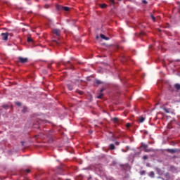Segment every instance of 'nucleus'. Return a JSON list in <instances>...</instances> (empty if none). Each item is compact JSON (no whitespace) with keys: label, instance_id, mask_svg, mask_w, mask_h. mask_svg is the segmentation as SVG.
Listing matches in <instances>:
<instances>
[{"label":"nucleus","instance_id":"nucleus-1","mask_svg":"<svg viewBox=\"0 0 180 180\" xmlns=\"http://www.w3.org/2000/svg\"><path fill=\"white\" fill-rule=\"evenodd\" d=\"M141 148H144L145 153H151V151H154V150L153 148L148 149V145H146L144 143H141Z\"/></svg>","mask_w":180,"mask_h":180},{"label":"nucleus","instance_id":"nucleus-2","mask_svg":"<svg viewBox=\"0 0 180 180\" xmlns=\"http://www.w3.org/2000/svg\"><path fill=\"white\" fill-rule=\"evenodd\" d=\"M63 65H65V67H67V68H68L69 70H74V65H72V64L70 62H63Z\"/></svg>","mask_w":180,"mask_h":180},{"label":"nucleus","instance_id":"nucleus-3","mask_svg":"<svg viewBox=\"0 0 180 180\" xmlns=\"http://www.w3.org/2000/svg\"><path fill=\"white\" fill-rule=\"evenodd\" d=\"M18 61L19 63H21V64H26L27 61H29V59L27 58H22V56L18 57Z\"/></svg>","mask_w":180,"mask_h":180},{"label":"nucleus","instance_id":"nucleus-4","mask_svg":"<svg viewBox=\"0 0 180 180\" xmlns=\"http://www.w3.org/2000/svg\"><path fill=\"white\" fill-rule=\"evenodd\" d=\"M1 37L4 41H8V32H3L1 34Z\"/></svg>","mask_w":180,"mask_h":180},{"label":"nucleus","instance_id":"nucleus-5","mask_svg":"<svg viewBox=\"0 0 180 180\" xmlns=\"http://www.w3.org/2000/svg\"><path fill=\"white\" fill-rule=\"evenodd\" d=\"M56 8L58 11H60V9H64L65 12H68V11H70V8L65 6H57Z\"/></svg>","mask_w":180,"mask_h":180},{"label":"nucleus","instance_id":"nucleus-6","mask_svg":"<svg viewBox=\"0 0 180 180\" xmlns=\"http://www.w3.org/2000/svg\"><path fill=\"white\" fill-rule=\"evenodd\" d=\"M53 32L56 35V36H60L61 34V31L58 29H55L53 30Z\"/></svg>","mask_w":180,"mask_h":180},{"label":"nucleus","instance_id":"nucleus-7","mask_svg":"<svg viewBox=\"0 0 180 180\" xmlns=\"http://www.w3.org/2000/svg\"><path fill=\"white\" fill-rule=\"evenodd\" d=\"M109 149L111 151H113V150H116V146H115V144L111 143V144L109 145Z\"/></svg>","mask_w":180,"mask_h":180},{"label":"nucleus","instance_id":"nucleus-8","mask_svg":"<svg viewBox=\"0 0 180 180\" xmlns=\"http://www.w3.org/2000/svg\"><path fill=\"white\" fill-rule=\"evenodd\" d=\"M167 153H170L171 154H174L176 153V149H167Z\"/></svg>","mask_w":180,"mask_h":180},{"label":"nucleus","instance_id":"nucleus-9","mask_svg":"<svg viewBox=\"0 0 180 180\" xmlns=\"http://www.w3.org/2000/svg\"><path fill=\"white\" fill-rule=\"evenodd\" d=\"M174 88L175 89H176V92H179V89H180V84L176 83L174 84Z\"/></svg>","mask_w":180,"mask_h":180},{"label":"nucleus","instance_id":"nucleus-10","mask_svg":"<svg viewBox=\"0 0 180 180\" xmlns=\"http://www.w3.org/2000/svg\"><path fill=\"white\" fill-rule=\"evenodd\" d=\"M100 37L101 39H103V40H109V37H106V36H105L103 34H101Z\"/></svg>","mask_w":180,"mask_h":180},{"label":"nucleus","instance_id":"nucleus-11","mask_svg":"<svg viewBox=\"0 0 180 180\" xmlns=\"http://www.w3.org/2000/svg\"><path fill=\"white\" fill-rule=\"evenodd\" d=\"M67 86H68V89H69V91H72L74 89V86H72V84H68L67 85Z\"/></svg>","mask_w":180,"mask_h":180},{"label":"nucleus","instance_id":"nucleus-12","mask_svg":"<svg viewBox=\"0 0 180 180\" xmlns=\"http://www.w3.org/2000/svg\"><path fill=\"white\" fill-rule=\"evenodd\" d=\"M100 8L105 9V8H108V5H106L105 4H100Z\"/></svg>","mask_w":180,"mask_h":180},{"label":"nucleus","instance_id":"nucleus-13","mask_svg":"<svg viewBox=\"0 0 180 180\" xmlns=\"http://www.w3.org/2000/svg\"><path fill=\"white\" fill-rule=\"evenodd\" d=\"M112 122H114V123H119L120 120H119V118L117 117H114L112 119Z\"/></svg>","mask_w":180,"mask_h":180},{"label":"nucleus","instance_id":"nucleus-14","mask_svg":"<svg viewBox=\"0 0 180 180\" xmlns=\"http://www.w3.org/2000/svg\"><path fill=\"white\" fill-rule=\"evenodd\" d=\"M139 120V123H143V122H144V120H146V119L143 117H140Z\"/></svg>","mask_w":180,"mask_h":180},{"label":"nucleus","instance_id":"nucleus-15","mask_svg":"<svg viewBox=\"0 0 180 180\" xmlns=\"http://www.w3.org/2000/svg\"><path fill=\"white\" fill-rule=\"evenodd\" d=\"M96 84H97V85H101V84H103V82H102V81H101V80H96Z\"/></svg>","mask_w":180,"mask_h":180},{"label":"nucleus","instance_id":"nucleus-16","mask_svg":"<svg viewBox=\"0 0 180 180\" xmlns=\"http://www.w3.org/2000/svg\"><path fill=\"white\" fill-rule=\"evenodd\" d=\"M27 110V107H23V109H22V112H23V113H26V111Z\"/></svg>","mask_w":180,"mask_h":180},{"label":"nucleus","instance_id":"nucleus-17","mask_svg":"<svg viewBox=\"0 0 180 180\" xmlns=\"http://www.w3.org/2000/svg\"><path fill=\"white\" fill-rule=\"evenodd\" d=\"M27 41H28V43H32V41H33V39H32L31 37H28Z\"/></svg>","mask_w":180,"mask_h":180},{"label":"nucleus","instance_id":"nucleus-18","mask_svg":"<svg viewBox=\"0 0 180 180\" xmlns=\"http://www.w3.org/2000/svg\"><path fill=\"white\" fill-rule=\"evenodd\" d=\"M2 108H3L4 109H9V105H4L2 106Z\"/></svg>","mask_w":180,"mask_h":180},{"label":"nucleus","instance_id":"nucleus-19","mask_svg":"<svg viewBox=\"0 0 180 180\" xmlns=\"http://www.w3.org/2000/svg\"><path fill=\"white\" fill-rule=\"evenodd\" d=\"M102 96H103V94H100L99 96H97L98 99H102Z\"/></svg>","mask_w":180,"mask_h":180},{"label":"nucleus","instance_id":"nucleus-20","mask_svg":"<svg viewBox=\"0 0 180 180\" xmlns=\"http://www.w3.org/2000/svg\"><path fill=\"white\" fill-rule=\"evenodd\" d=\"M163 110L165 112V113H169V109L164 108Z\"/></svg>","mask_w":180,"mask_h":180},{"label":"nucleus","instance_id":"nucleus-21","mask_svg":"<svg viewBox=\"0 0 180 180\" xmlns=\"http://www.w3.org/2000/svg\"><path fill=\"white\" fill-rule=\"evenodd\" d=\"M130 126H131V124L130 123H127V124H126V128H127V129H129Z\"/></svg>","mask_w":180,"mask_h":180},{"label":"nucleus","instance_id":"nucleus-22","mask_svg":"<svg viewBox=\"0 0 180 180\" xmlns=\"http://www.w3.org/2000/svg\"><path fill=\"white\" fill-rule=\"evenodd\" d=\"M15 105H17V106H22V103L20 102H16Z\"/></svg>","mask_w":180,"mask_h":180},{"label":"nucleus","instance_id":"nucleus-23","mask_svg":"<svg viewBox=\"0 0 180 180\" xmlns=\"http://www.w3.org/2000/svg\"><path fill=\"white\" fill-rule=\"evenodd\" d=\"M150 18L153 20V22H155V17H154V15H152Z\"/></svg>","mask_w":180,"mask_h":180},{"label":"nucleus","instance_id":"nucleus-24","mask_svg":"<svg viewBox=\"0 0 180 180\" xmlns=\"http://www.w3.org/2000/svg\"><path fill=\"white\" fill-rule=\"evenodd\" d=\"M141 175H145L146 174V171L143 170L140 172Z\"/></svg>","mask_w":180,"mask_h":180},{"label":"nucleus","instance_id":"nucleus-25","mask_svg":"<svg viewBox=\"0 0 180 180\" xmlns=\"http://www.w3.org/2000/svg\"><path fill=\"white\" fill-rule=\"evenodd\" d=\"M154 175H155L154 172H150V176L152 178H154Z\"/></svg>","mask_w":180,"mask_h":180},{"label":"nucleus","instance_id":"nucleus-26","mask_svg":"<svg viewBox=\"0 0 180 180\" xmlns=\"http://www.w3.org/2000/svg\"><path fill=\"white\" fill-rule=\"evenodd\" d=\"M12 37L13 36V34L8 32V37Z\"/></svg>","mask_w":180,"mask_h":180},{"label":"nucleus","instance_id":"nucleus-27","mask_svg":"<svg viewBox=\"0 0 180 180\" xmlns=\"http://www.w3.org/2000/svg\"><path fill=\"white\" fill-rule=\"evenodd\" d=\"M120 142H119V141H115V146H120Z\"/></svg>","mask_w":180,"mask_h":180},{"label":"nucleus","instance_id":"nucleus-28","mask_svg":"<svg viewBox=\"0 0 180 180\" xmlns=\"http://www.w3.org/2000/svg\"><path fill=\"white\" fill-rule=\"evenodd\" d=\"M148 156H147V155H144L143 157V160H148Z\"/></svg>","mask_w":180,"mask_h":180},{"label":"nucleus","instance_id":"nucleus-29","mask_svg":"<svg viewBox=\"0 0 180 180\" xmlns=\"http://www.w3.org/2000/svg\"><path fill=\"white\" fill-rule=\"evenodd\" d=\"M142 3L145 4H148V2L146 1V0H142Z\"/></svg>","mask_w":180,"mask_h":180},{"label":"nucleus","instance_id":"nucleus-30","mask_svg":"<svg viewBox=\"0 0 180 180\" xmlns=\"http://www.w3.org/2000/svg\"><path fill=\"white\" fill-rule=\"evenodd\" d=\"M25 172H27V174H30V169H25Z\"/></svg>","mask_w":180,"mask_h":180},{"label":"nucleus","instance_id":"nucleus-31","mask_svg":"<svg viewBox=\"0 0 180 180\" xmlns=\"http://www.w3.org/2000/svg\"><path fill=\"white\" fill-rule=\"evenodd\" d=\"M55 41L56 44L58 46H60V41Z\"/></svg>","mask_w":180,"mask_h":180},{"label":"nucleus","instance_id":"nucleus-32","mask_svg":"<svg viewBox=\"0 0 180 180\" xmlns=\"http://www.w3.org/2000/svg\"><path fill=\"white\" fill-rule=\"evenodd\" d=\"M44 8L45 9H49V5H45Z\"/></svg>","mask_w":180,"mask_h":180},{"label":"nucleus","instance_id":"nucleus-33","mask_svg":"<svg viewBox=\"0 0 180 180\" xmlns=\"http://www.w3.org/2000/svg\"><path fill=\"white\" fill-rule=\"evenodd\" d=\"M111 4H115V0H110Z\"/></svg>","mask_w":180,"mask_h":180},{"label":"nucleus","instance_id":"nucleus-34","mask_svg":"<svg viewBox=\"0 0 180 180\" xmlns=\"http://www.w3.org/2000/svg\"><path fill=\"white\" fill-rule=\"evenodd\" d=\"M79 95H83L84 92L83 91H79Z\"/></svg>","mask_w":180,"mask_h":180},{"label":"nucleus","instance_id":"nucleus-35","mask_svg":"<svg viewBox=\"0 0 180 180\" xmlns=\"http://www.w3.org/2000/svg\"><path fill=\"white\" fill-rule=\"evenodd\" d=\"M98 39H99V37L96 36V39L98 40Z\"/></svg>","mask_w":180,"mask_h":180},{"label":"nucleus","instance_id":"nucleus-36","mask_svg":"<svg viewBox=\"0 0 180 180\" xmlns=\"http://www.w3.org/2000/svg\"><path fill=\"white\" fill-rule=\"evenodd\" d=\"M122 153H124V149H122Z\"/></svg>","mask_w":180,"mask_h":180},{"label":"nucleus","instance_id":"nucleus-37","mask_svg":"<svg viewBox=\"0 0 180 180\" xmlns=\"http://www.w3.org/2000/svg\"><path fill=\"white\" fill-rule=\"evenodd\" d=\"M78 81H79V79H77V80H76V82H78Z\"/></svg>","mask_w":180,"mask_h":180},{"label":"nucleus","instance_id":"nucleus-38","mask_svg":"<svg viewBox=\"0 0 180 180\" xmlns=\"http://www.w3.org/2000/svg\"><path fill=\"white\" fill-rule=\"evenodd\" d=\"M116 49H119V46H116Z\"/></svg>","mask_w":180,"mask_h":180},{"label":"nucleus","instance_id":"nucleus-39","mask_svg":"<svg viewBox=\"0 0 180 180\" xmlns=\"http://www.w3.org/2000/svg\"><path fill=\"white\" fill-rule=\"evenodd\" d=\"M103 89L101 90V92H103Z\"/></svg>","mask_w":180,"mask_h":180},{"label":"nucleus","instance_id":"nucleus-40","mask_svg":"<svg viewBox=\"0 0 180 180\" xmlns=\"http://www.w3.org/2000/svg\"><path fill=\"white\" fill-rule=\"evenodd\" d=\"M159 30V32H161V30Z\"/></svg>","mask_w":180,"mask_h":180},{"label":"nucleus","instance_id":"nucleus-41","mask_svg":"<svg viewBox=\"0 0 180 180\" xmlns=\"http://www.w3.org/2000/svg\"><path fill=\"white\" fill-rule=\"evenodd\" d=\"M73 82H77L73 81Z\"/></svg>","mask_w":180,"mask_h":180},{"label":"nucleus","instance_id":"nucleus-42","mask_svg":"<svg viewBox=\"0 0 180 180\" xmlns=\"http://www.w3.org/2000/svg\"><path fill=\"white\" fill-rule=\"evenodd\" d=\"M118 1H122V0H118Z\"/></svg>","mask_w":180,"mask_h":180}]
</instances>
